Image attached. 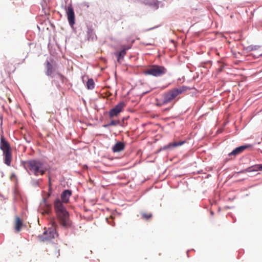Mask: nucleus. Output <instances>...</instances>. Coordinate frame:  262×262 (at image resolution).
Segmentation results:
<instances>
[{
  "label": "nucleus",
  "mask_w": 262,
  "mask_h": 262,
  "mask_svg": "<svg viewBox=\"0 0 262 262\" xmlns=\"http://www.w3.org/2000/svg\"><path fill=\"white\" fill-rule=\"evenodd\" d=\"M49 186H50V189H51V181H50V178H49Z\"/></svg>",
  "instance_id": "24"
},
{
  "label": "nucleus",
  "mask_w": 262,
  "mask_h": 262,
  "mask_svg": "<svg viewBox=\"0 0 262 262\" xmlns=\"http://www.w3.org/2000/svg\"><path fill=\"white\" fill-rule=\"evenodd\" d=\"M0 149L3 152L12 150L10 144L3 136L1 138Z\"/></svg>",
  "instance_id": "8"
},
{
  "label": "nucleus",
  "mask_w": 262,
  "mask_h": 262,
  "mask_svg": "<svg viewBox=\"0 0 262 262\" xmlns=\"http://www.w3.org/2000/svg\"><path fill=\"white\" fill-rule=\"evenodd\" d=\"M167 72V69L163 66L153 65L144 71L145 75H150L155 77L161 76Z\"/></svg>",
  "instance_id": "4"
},
{
  "label": "nucleus",
  "mask_w": 262,
  "mask_h": 262,
  "mask_svg": "<svg viewBox=\"0 0 262 262\" xmlns=\"http://www.w3.org/2000/svg\"><path fill=\"white\" fill-rule=\"evenodd\" d=\"M125 106V103L123 101L120 102L114 107L110 110L108 113L110 117L113 118L117 116L120 113L122 112Z\"/></svg>",
  "instance_id": "6"
},
{
  "label": "nucleus",
  "mask_w": 262,
  "mask_h": 262,
  "mask_svg": "<svg viewBox=\"0 0 262 262\" xmlns=\"http://www.w3.org/2000/svg\"><path fill=\"white\" fill-rule=\"evenodd\" d=\"M58 235L55 227L52 225L51 227L48 228L47 230H46L43 233L38 237L40 241L45 242L51 241L57 237Z\"/></svg>",
  "instance_id": "5"
},
{
  "label": "nucleus",
  "mask_w": 262,
  "mask_h": 262,
  "mask_svg": "<svg viewBox=\"0 0 262 262\" xmlns=\"http://www.w3.org/2000/svg\"><path fill=\"white\" fill-rule=\"evenodd\" d=\"M56 254H57V257L59 256V250H56Z\"/></svg>",
  "instance_id": "22"
},
{
  "label": "nucleus",
  "mask_w": 262,
  "mask_h": 262,
  "mask_svg": "<svg viewBox=\"0 0 262 262\" xmlns=\"http://www.w3.org/2000/svg\"><path fill=\"white\" fill-rule=\"evenodd\" d=\"M66 13L70 25L73 26L75 24V14L71 5L68 7Z\"/></svg>",
  "instance_id": "7"
},
{
  "label": "nucleus",
  "mask_w": 262,
  "mask_h": 262,
  "mask_svg": "<svg viewBox=\"0 0 262 262\" xmlns=\"http://www.w3.org/2000/svg\"><path fill=\"white\" fill-rule=\"evenodd\" d=\"M47 71L46 74L48 76H51L53 72V67L49 61H47L46 63Z\"/></svg>",
  "instance_id": "15"
},
{
  "label": "nucleus",
  "mask_w": 262,
  "mask_h": 262,
  "mask_svg": "<svg viewBox=\"0 0 262 262\" xmlns=\"http://www.w3.org/2000/svg\"><path fill=\"white\" fill-rule=\"evenodd\" d=\"M141 215L142 219L148 220L152 217V214L150 212H141Z\"/></svg>",
  "instance_id": "18"
},
{
  "label": "nucleus",
  "mask_w": 262,
  "mask_h": 262,
  "mask_svg": "<svg viewBox=\"0 0 262 262\" xmlns=\"http://www.w3.org/2000/svg\"><path fill=\"white\" fill-rule=\"evenodd\" d=\"M57 74L60 76V77L61 78V79H63L64 77L63 76V75H62L60 73H57Z\"/></svg>",
  "instance_id": "23"
},
{
  "label": "nucleus",
  "mask_w": 262,
  "mask_h": 262,
  "mask_svg": "<svg viewBox=\"0 0 262 262\" xmlns=\"http://www.w3.org/2000/svg\"><path fill=\"white\" fill-rule=\"evenodd\" d=\"M164 102V99L162 98V100H159L158 99H156V105L158 106H161L163 105L167 104L166 103H163Z\"/></svg>",
  "instance_id": "20"
},
{
  "label": "nucleus",
  "mask_w": 262,
  "mask_h": 262,
  "mask_svg": "<svg viewBox=\"0 0 262 262\" xmlns=\"http://www.w3.org/2000/svg\"><path fill=\"white\" fill-rule=\"evenodd\" d=\"M72 195V191L70 190H65L61 194V201L64 203H68L69 201V198Z\"/></svg>",
  "instance_id": "11"
},
{
  "label": "nucleus",
  "mask_w": 262,
  "mask_h": 262,
  "mask_svg": "<svg viewBox=\"0 0 262 262\" xmlns=\"http://www.w3.org/2000/svg\"><path fill=\"white\" fill-rule=\"evenodd\" d=\"M130 48V46L123 47L122 50L117 54V61L120 62V59H122L126 54V50Z\"/></svg>",
  "instance_id": "13"
},
{
  "label": "nucleus",
  "mask_w": 262,
  "mask_h": 262,
  "mask_svg": "<svg viewBox=\"0 0 262 262\" xmlns=\"http://www.w3.org/2000/svg\"><path fill=\"white\" fill-rule=\"evenodd\" d=\"M186 87L182 86L178 88L171 89L162 95L164 102L168 104L171 102L179 95L186 90Z\"/></svg>",
  "instance_id": "3"
},
{
  "label": "nucleus",
  "mask_w": 262,
  "mask_h": 262,
  "mask_svg": "<svg viewBox=\"0 0 262 262\" xmlns=\"http://www.w3.org/2000/svg\"><path fill=\"white\" fill-rule=\"evenodd\" d=\"M26 165L30 172L35 176H42L47 170L43 163L38 160H29L26 162Z\"/></svg>",
  "instance_id": "2"
},
{
  "label": "nucleus",
  "mask_w": 262,
  "mask_h": 262,
  "mask_svg": "<svg viewBox=\"0 0 262 262\" xmlns=\"http://www.w3.org/2000/svg\"><path fill=\"white\" fill-rule=\"evenodd\" d=\"M62 201L59 199L55 200L54 207L60 224L64 227L67 228L71 226L69 214Z\"/></svg>",
  "instance_id": "1"
},
{
  "label": "nucleus",
  "mask_w": 262,
  "mask_h": 262,
  "mask_svg": "<svg viewBox=\"0 0 262 262\" xmlns=\"http://www.w3.org/2000/svg\"><path fill=\"white\" fill-rule=\"evenodd\" d=\"M252 171H257V170H262V165L261 164H258L255 165L254 166L251 167Z\"/></svg>",
  "instance_id": "19"
},
{
  "label": "nucleus",
  "mask_w": 262,
  "mask_h": 262,
  "mask_svg": "<svg viewBox=\"0 0 262 262\" xmlns=\"http://www.w3.org/2000/svg\"><path fill=\"white\" fill-rule=\"evenodd\" d=\"M23 226V222L18 217H15V229L17 232H19Z\"/></svg>",
  "instance_id": "14"
},
{
  "label": "nucleus",
  "mask_w": 262,
  "mask_h": 262,
  "mask_svg": "<svg viewBox=\"0 0 262 262\" xmlns=\"http://www.w3.org/2000/svg\"><path fill=\"white\" fill-rule=\"evenodd\" d=\"M251 145H243L239 147H238L234 149L232 152H230L228 154V156L229 157L234 156L235 157L236 155H239L243 152L246 149H247L248 147H250Z\"/></svg>",
  "instance_id": "9"
},
{
  "label": "nucleus",
  "mask_w": 262,
  "mask_h": 262,
  "mask_svg": "<svg viewBox=\"0 0 262 262\" xmlns=\"http://www.w3.org/2000/svg\"><path fill=\"white\" fill-rule=\"evenodd\" d=\"M184 143L185 141H179L170 143L165 146V148H174L183 145V144H184Z\"/></svg>",
  "instance_id": "16"
},
{
  "label": "nucleus",
  "mask_w": 262,
  "mask_h": 262,
  "mask_svg": "<svg viewBox=\"0 0 262 262\" xmlns=\"http://www.w3.org/2000/svg\"><path fill=\"white\" fill-rule=\"evenodd\" d=\"M119 123V120H112L107 125L116 126Z\"/></svg>",
  "instance_id": "21"
},
{
  "label": "nucleus",
  "mask_w": 262,
  "mask_h": 262,
  "mask_svg": "<svg viewBox=\"0 0 262 262\" xmlns=\"http://www.w3.org/2000/svg\"><path fill=\"white\" fill-rule=\"evenodd\" d=\"M125 144L123 142H118L112 147V150L114 152H120L124 150Z\"/></svg>",
  "instance_id": "12"
},
{
  "label": "nucleus",
  "mask_w": 262,
  "mask_h": 262,
  "mask_svg": "<svg viewBox=\"0 0 262 262\" xmlns=\"http://www.w3.org/2000/svg\"><path fill=\"white\" fill-rule=\"evenodd\" d=\"M95 83L93 79H89L87 83L86 86L87 88L89 90H92L94 88Z\"/></svg>",
  "instance_id": "17"
},
{
  "label": "nucleus",
  "mask_w": 262,
  "mask_h": 262,
  "mask_svg": "<svg viewBox=\"0 0 262 262\" xmlns=\"http://www.w3.org/2000/svg\"><path fill=\"white\" fill-rule=\"evenodd\" d=\"M4 163L7 166H10L12 160V150L3 152Z\"/></svg>",
  "instance_id": "10"
}]
</instances>
